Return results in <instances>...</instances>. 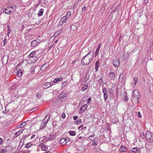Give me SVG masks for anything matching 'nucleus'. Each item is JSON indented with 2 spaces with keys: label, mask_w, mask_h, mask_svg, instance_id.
<instances>
[{
  "label": "nucleus",
  "mask_w": 153,
  "mask_h": 153,
  "mask_svg": "<svg viewBox=\"0 0 153 153\" xmlns=\"http://www.w3.org/2000/svg\"><path fill=\"white\" fill-rule=\"evenodd\" d=\"M94 51L91 53V51L84 56L82 59L81 62L83 65H86L89 64L93 60L94 57Z\"/></svg>",
  "instance_id": "1"
},
{
  "label": "nucleus",
  "mask_w": 153,
  "mask_h": 153,
  "mask_svg": "<svg viewBox=\"0 0 153 153\" xmlns=\"http://www.w3.org/2000/svg\"><path fill=\"white\" fill-rule=\"evenodd\" d=\"M140 97L139 91L137 90H135L132 92V98L131 99V100L132 102L134 101L137 103L139 102Z\"/></svg>",
  "instance_id": "2"
},
{
  "label": "nucleus",
  "mask_w": 153,
  "mask_h": 153,
  "mask_svg": "<svg viewBox=\"0 0 153 153\" xmlns=\"http://www.w3.org/2000/svg\"><path fill=\"white\" fill-rule=\"evenodd\" d=\"M16 7L15 5H13L11 6L8 7L6 8H4L3 10L4 12L5 13L11 14L14 12Z\"/></svg>",
  "instance_id": "3"
},
{
  "label": "nucleus",
  "mask_w": 153,
  "mask_h": 153,
  "mask_svg": "<svg viewBox=\"0 0 153 153\" xmlns=\"http://www.w3.org/2000/svg\"><path fill=\"white\" fill-rule=\"evenodd\" d=\"M145 137L148 142H151L153 141V134L152 132L149 131H146Z\"/></svg>",
  "instance_id": "4"
},
{
  "label": "nucleus",
  "mask_w": 153,
  "mask_h": 153,
  "mask_svg": "<svg viewBox=\"0 0 153 153\" xmlns=\"http://www.w3.org/2000/svg\"><path fill=\"white\" fill-rule=\"evenodd\" d=\"M141 149L138 147L132 148L129 151V153H140Z\"/></svg>",
  "instance_id": "5"
},
{
  "label": "nucleus",
  "mask_w": 153,
  "mask_h": 153,
  "mask_svg": "<svg viewBox=\"0 0 153 153\" xmlns=\"http://www.w3.org/2000/svg\"><path fill=\"white\" fill-rule=\"evenodd\" d=\"M53 85V83L52 82L51 83L47 82L45 83L42 85V87L44 89H46L47 88Z\"/></svg>",
  "instance_id": "6"
},
{
  "label": "nucleus",
  "mask_w": 153,
  "mask_h": 153,
  "mask_svg": "<svg viewBox=\"0 0 153 153\" xmlns=\"http://www.w3.org/2000/svg\"><path fill=\"white\" fill-rule=\"evenodd\" d=\"M113 63L114 65L116 67H117L119 66L120 64V61L119 59L116 57L113 60Z\"/></svg>",
  "instance_id": "7"
},
{
  "label": "nucleus",
  "mask_w": 153,
  "mask_h": 153,
  "mask_svg": "<svg viewBox=\"0 0 153 153\" xmlns=\"http://www.w3.org/2000/svg\"><path fill=\"white\" fill-rule=\"evenodd\" d=\"M104 94V98L105 100L106 101L107 99L108 95L107 94V89L104 88L102 90Z\"/></svg>",
  "instance_id": "8"
},
{
  "label": "nucleus",
  "mask_w": 153,
  "mask_h": 153,
  "mask_svg": "<svg viewBox=\"0 0 153 153\" xmlns=\"http://www.w3.org/2000/svg\"><path fill=\"white\" fill-rule=\"evenodd\" d=\"M127 150V148L125 146H121L119 149V152L120 153L126 152Z\"/></svg>",
  "instance_id": "9"
},
{
  "label": "nucleus",
  "mask_w": 153,
  "mask_h": 153,
  "mask_svg": "<svg viewBox=\"0 0 153 153\" xmlns=\"http://www.w3.org/2000/svg\"><path fill=\"white\" fill-rule=\"evenodd\" d=\"M39 146L42 148V150L43 151H46L48 149V148L46 147L43 143H41L39 145Z\"/></svg>",
  "instance_id": "10"
},
{
  "label": "nucleus",
  "mask_w": 153,
  "mask_h": 153,
  "mask_svg": "<svg viewBox=\"0 0 153 153\" xmlns=\"http://www.w3.org/2000/svg\"><path fill=\"white\" fill-rule=\"evenodd\" d=\"M48 65L47 64H45L43 65L40 68V70L41 71H44L48 67Z\"/></svg>",
  "instance_id": "11"
},
{
  "label": "nucleus",
  "mask_w": 153,
  "mask_h": 153,
  "mask_svg": "<svg viewBox=\"0 0 153 153\" xmlns=\"http://www.w3.org/2000/svg\"><path fill=\"white\" fill-rule=\"evenodd\" d=\"M37 39L34 40L32 41L30 43L31 46L33 47H35L38 44Z\"/></svg>",
  "instance_id": "12"
},
{
  "label": "nucleus",
  "mask_w": 153,
  "mask_h": 153,
  "mask_svg": "<svg viewBox=\"0 0 153 153\" xmlns=\"http://www.w3.org/2000/svg\"><path fill=\"white\" fill-rule=\"evenodd\" d=\"M87 108V106L86 104H85L84 105H83L79 110V112L80 113H83V112H84L85 110L86 109V108Z\"/></svg>",
  "instance_id": "13"
},
{
  "label": "nucleus",
  "mask_w": 153,
  "mask_h": 153,
  "mask_svg": "<svg viewBox=\"0 0 153 153\" xmlns=\"http://www.w3.org/2000/svg\"><path fill=\"white\" fill-rule=\"evenodd\" d=\"M67 140L66 139L62 138L60 139L59 143L61 144L65 145L67 143Z\"/></svg>",
  "instance_id": "14"
},
{
  "label": "nucleus",
  "mask_w": 153,
  "mask_h": 153,
  "mask_svg": "<svg viewBox=\"0 0 153 153\" xmlns=\"http://www.w3.org/2000/svg\"><path fill=\"white\" fill-rule=\"evenodd\" d=\"M123 95L124 96L123 97V100L124 101H127L128 100V98L126 92H124L123 93Z\"/></svg>",
  "instance_id": "15"
},
{
  "label": "nucleus",
  "mask_w": 153,
  "mask_h": 153,
  "mask_svg": "<svg viewBox=\"0 0 153 153\" xmlns=\"http://www.w3.org/2000/svg\"><path fill=\"white\" fill-rule=\"evenodd\" d=\"M109 76L111 79H113L115 77V75L113 72L111 71L109 73Z\"/></svg>",
  "instance_id": "16"
},
{
  "label": "nucleus",
  "mask_w": 153,
  "mask_h": 153,
  "mask_svg": "<svg viewBox=\"0 0 153 153\" xmlns=\"http://www.w3.org/2000/svg\"><path fill=\"white\" fill-rule=\"evenodd\" d=\"M99 66V63L98 61L96 62V64L95 66V68L96 71H98V68Z\"/></svg>",
  "instance_id": "17"
},
{
  "label": "nucleus",
  "mask_w": 153,
  "mask_h": 153,
  "mask_svg": "<svg viewBox=\"0 0 153 153\" xmlns=\"http://www.w3.org/2000/svg\"><path fill=\"white\" fill-rule=\"evenodd\" d=\"M62 79L63 78L62 77H60L59 78H56L54 79L53 82L54 83H57L59 81H61Z\"/></svg>",
  "instance_id": "18"
},
{
  "label": "nucleus",
  "mask_w": 153,
  "mask_h": 153,
  "mask_svg": "<svg viewBox=\"0 0 153 153\" xmlns=\"http://www.w3.org/2000/svg\"><path fill=\"white\" fill-rule=\"evenodd\" d=\"M44 11V9H41L39 10L38 12V15L39 16H41L42 15Z\"/></svg>",
  "instance_id": "19"
},
{
  "label": "nucleus",
  "mask_w": 153,
  "mask_h": 153,
  "mask_svg": "<svg viewBox=\"0 0 153 153\" xmlns=\"http://www.w3.org/2000/svg\"><path fill=\"white\" fill-rule=\"evenodd\" d=\"M77 27L74 25H72L71 27V30L72 31H74L77 29Z\"/></svg>",
  "instance_id": "20"
},
{
  "label": "nucleus",
  "mask_w": 153,
  "mask_h": 153,
  "mask_svg": "<svg viewBox=\"0 0 153 153\" xmlns=\"http://www.w3.org/2000/svg\"><path fill=\"white\" fill-rule=\"evenodd\" d=\"M62 29H59L57 32H56L54 34V36L55 37L57 36L62 32Z\"/></svg>",
  "instance_id": "21"
},
{
  "label": "nucleus",
  "mask_w": 153,
  "mask_h": 153,
  "mask_svg": "<svg viewBox=\"0 0 153 153\" xmlns=\"http://www.w3.org/2000/svg\"><path fill=\"white\" fill-rule=\"evenodd\" d=\"M47 124V122H45L44 121L41 124L40 129L43 128L44 127H45L46 126Z\"/></svg>",
  "instance_id": "22"
},
{
  "label": "nucleus",
  "mask_w": 153,
  "mask_h": 153,
  "mask_svg": "<svg viewBox=\"0 0 153 153\" xmlns=\"http://www.w3.org/2000/svg\"><path fill=\"white\" fill-rule=\"evenodd\" d=\"M50 115L49 114H47V115L45 117L44 120H45V122H47V123L49 121L50 118Z\"/></svg>",
  "instance_id": "23"
},
{
  "label": "nucleus",
  "mask_w": 153,
  "mask_h": 153,
  "mask_svg": "<svg viewBox=\"0 0 153 153\" xmlns=\"http://www.w3.org/2000/svg\"><path fill=\"white\" fill-rule=\"evenodd\" d=\"M50 115L49 114H47V115L45 117L44 120H45V122H47V123L49 121L50 118Z\"/></svg>",
  "instance_id": "24"
},
{
  "label": "nucleus",
  "mask_w": 153,
  "mask_h": 153,
  "mask_svg": "<svg viewBox=\"0 0 153 153\" xmlns=\"http://www.w3.org/2000/svg\"><path fill=\"white\" fill-rule=\"evenodd\" d=\"M67 19V18L65 16L61 18L60 20L64 23L66 22Z\"/></svg>",
  "instance_id": "25"
},
{
  "label": "nucleus",
  "mask_w": 153,
  "mask_h": 153,
  "mask_svg": "<svg viewBox=\"0 0 153 153\" xmlns=\"http://www.w3.org/2000/svg\"><path fill=\"white\" fill-rule=\"evenodd\" d=\"M22 74V70H19L17 72V75L19 77H21Z\"/></svg>",
  "instance_id": "26"
},
{
  "label": "nucleus",
  "mask_w": 153,
  "mask_h": 153,
  "mask_svg": "<svg viewBox=\"0 0 153 153\" xmlns=\"http://www.w3.org/2000/svg\"><path fill=\"white\" fill-rule=\"evenodd\" d=\"M36 54V51H33L31 52L29 54V56L31 58H32L35 56Z\"/></svg>",
  "instance_id": "27"
},
{
  "label": "nucleus",
  "mask_w": 153,
  "mask_h": 153,
  "mask_svg": "<svg viewBox=\"0 0 153 153\" xmlns=\"http://www.w3.org/2000/svg\"><path fill=\"white\" fill-rule=\"evenodd\" d=\"M69 134L70 135L74 136L75 135L76 133L74 131H69Z\"/></svg>",
  "instance_id": "28"
},
{
  "label": "nucleus",
  "mask_w": 153,
  "mask_h": 153,
  "mask_svg": "<svg viewBox=\"0 0 153 153\" xmlns=\"http://www.w3.org/2000/svg\"><path fill=\"white\" fill-rule=\"evenodd\" d=\"M89 139L91 140H94L95 138L94 137V135H91L88 137Z\"/></svg>",
  "instance_id": "29"
},
{
  "label": "nucleus",
  "mask_w": 153,
  "mask_h": 153,
  "mask_svg": "<svg viewBox=\"0 0 153 153\" xmlns=\"http://www.w3.org/2000/svg\"><path fill=\"white\" fill-rule=\"evenodd\" d=\"M71 15V13L70 11L67 12L66 15L65 16L68 19Z\"/></svg>",
  "instance_id": "30"
},
{
  "label": "nucleus",
  "mask_w": 153,
  "mask_h": 153,
  "mask_svg": "<svg viewBox=\"0 0 153 153\" xmlns=\"http://www.w3.org/2000/svg\"><path fill=\"white\" fill-rule=\"evenodd\" d=\"M32 145V144H31V143H29L26 145L25 147L27 148H29Z\"/></svg>",
  "instance_id": "31"
},
{
  "label": "nucleus",
  "mask_w": 153,
  "mask_h": 153,
  "mask_svg": "<svg viewBox=\"0 0 153 153\" xmlns=\"http://www.w3.org/2000/svg\"><path fill=\"white\" fill-rule=\"evenodd\" d=\"M0 153H7V151L6 149H0Z\"/></svg>",
  "instance_id": "32"
},
{
  "label": "nucleus",
  "mask_w": 153,
  "mask_h": 153,
  "mask_svg": "<svg viewBox=\"0 0 153 153\" xmlns=\"http://www.w3.org/2000/svg\"><path fill=\"white\" fill-rule=\"evenodd\" d=\"M137 79V78L136 76H135L134 78L133 81L134 84L135 85L136 84Z\"/></svg>",
  "instance_id": "33"
},
{
  "label": "nucleus",
  "mask_w": 153,
  "mask_h": 153,
  "mask_svg": "<svg viewBox=\"0 0 153 153\" xmlns=\"http://www.w3.org/2000/svg\"><path fill=\"white\" fill-rule=\"evenodd\" d=\"M98 81L99 82V85H100L104 83L103 81V79L102 78L100 79Z\"/></svg>",
  "instance_id": "34"
},
{
  "label": "nucleus",
  "mask_w": 153,
  "mask_h": 153,
  "mask_svg": "<svg viewBox=\"0 0 153 153\" xmlns=\"http://www.w3.org/2000/svg\"><path fill=\"white\" fill-rule=\"evenodd\" d=\"M100 49H99V48H97L96 50V51L95 52V56L96 57L97 56L99 52V51Z\"/></svg>",
  "instance_id": "35"
},
{
  "label": "nucleus",
  "mask_w": 153,
  "mask_h": 153,
  "mask_svg": "<svg viewBox=\"0 0 153 153\" xmlns=\"http://www.w3.org/2000/svg\"><path fill=\"white\" fill-rule=\"evenodd\" d=\"M82 122V120L81 119L78 120L75 122V124H80Z\"/></svg>",
  "instance_id": "36"
},
{
  "label": "nucleus",
  "mask_w": 153,
  "mask_h": 153,
  "mask_svg": "<svg viewBox=\"0 0 153 153\" xmlns=\"http://www.w3.org/2000/svg\"><path fill=\"white\" fill-rule=\"evenodd\" d=\"M20 134H21V133L19 132V131H18L17 132H16V133L15 134L14 136V137H15V138L16 137L19 135Z\"/></svg>",
  "instance_id": "37"
},
{
  "label": "nucleus",
  "mask_w": 153,
  "mask_h": 153,
  "mask_svg": "<svg viewBox=\"0 0 153 153\" xmlns=\"http://www.w3.org/2000/svg\"><path fill=\"white\" fill-rule=\"evenodd\" d=\"M67 80L66 81L64 82L62 84V88H64L65 86L67 84Z\"/></svg>",
  "instance_id": "38"
},
{
  "label": "nucleus",
  "mask_w": 153,
  "mask_h": 153,
  "mask_svg": "<svg viewBox=\"0 0 153 153\" xmlns=\"http://www.w3.org/2000/svg\"><path fill=\"white\" fill-rule=\"evenodd\" d=\"M87 128L86 126H83L82 128L80 129V130L83 132V131L86 129Z\"/></svg>",
  "instance_id": "39"
},
{
  "label": "nucleus",
  "mask_w": 153,
  "mask_h": 153,
  "mask_svg": "<svg viewBox=\"0 0 153 153\" xmlns=\"http://www.w3.org/2000/svg\"><path fill=\"white\" fill-rule=\"evenodd\" d=\"M26 123L25 122H23L21 123H20V127H23L26 124Z\"/></svg>",
  "instance_id": "40"
},
{
  "label": "nucleus",
  "mask_w": 153,
  "mask_h": 153,
  "mask_svg": "<svg viewBox=\"0 0 153 153\" xmlns=\"http://www.w3.org/2000/svg\"><path fill=\"white\" fill-rule=\"evenodd\" d=\"M86 8V6H83L82 8V13H83L84 11L85 10Z\"/></svg>",
  "instance_id": "41"
},
{
  "label": "nucleus",
  "mask_w": 153,
  "mask_h": 153,
  "mask_svg": "<svg viewBox=\"0 0 153 153\" xmlns=\"http://www.w3.org/2000/svg\"><path fill=\"white\" fill-rule=\"evenodd\" d=\"M30 135L29 134H26L24 136V137L22 138V140H24V139L27 137L29 136Z\"/></svg>",
  "instance_id": "42"
},
{
  "label": "nucleus",
  "mask_w": 153,
  "mask_h": 153,
  "mask_svg": "<svg viewBox=\"0 0 153 153\" xmlns=\"http://www.w3.org/2000/svg\"><path fill=\"white\" fill-rule=\"evenodd\" d=\"M63 119H64L65 117V114L64 113H63L61 115Z\"/></svg>",
  "instance_id": "43"
},
{
  "label": "nucleus",
  "mask_w": 153,
  "mask_h": 153,
  "mask_svg": "<svg viewBox=\"0 0 153 153\" xmlns=\"http://www.w3.org/2000/svg\"><path fill=\"white\" fill-rule=\"evenodd\" d=\"M22 140H21V142L20 143V144L19 145V146L18 147V148H19V147L20 146V145H21L20 147V148L23 146V145L24 144L23 142H22Z\"/></svg>",
  "instance_id": "44"
},
{
  "label": "nucleus",
  "mask_w": 153,
  "mask_h": 153,
  "mask_svg": "<svg viewBox=\"0 0 153 153\" xmlns=\"http://www.w3.org/2000/svg\"><path fill=\"white\" fill-rule=\"evenodd\" d=\"M140 136L141 137L143 138H144L145 137L144 134L143 133H141V134Z\"/></svg>",
  "instance_id": "45"
},
{
  "label": "nucleus",
  "mask_w": 153,
  "mask_h": 153,
  "mask_svg": "<svg viewBox=\"0 0 153 153\" xmlns=\"http://www.w3.org/2000/svg\"><path fill=\"white\" fill-rule=\"evenodd\" d=\"M63 22H62L61 21V20H60V22H59L58 25L59 26H61L63 24Z\"/></svg>",
  "instance_id": "46"
},
{
  "label": "nucleus",
  "mask_w": 153,
  "mask_h": 153,
  "mask_svg": "<svg viewBox=\"0 0 153 153\" xmlns=\"http://www.w3.org/2000/svg\"><path fill=\"white\" fill-rule=\"evenodd\" d=\"M97 142L96 141H94L92 143V145L93 146L97 145Z\"/></svg>",
  "instance_id": "47"
},
{
  "label": "nucleus",
  "mask_w": 153,
  "mask_h": 153,
  "mask_svg": "<svg viewBox=\"0 0 153 153\" xmlns=\"http://www.w3.org/2000/svg\"><path fill=\"white\" fill-rule=\"evenodd\" d=\"M36 96L37 97L39 98H40L41 97L40 94H37L36 95Z\"/></svg>",
  "instance_id": "48"
},
{
  "label": "nucleus",
  "mask_w": 153,
  "mask_h": 153,
  "mask_svg": "<svg viewBox=\"0 0 153 153\" xmlns=\"http://www.w3.org/2000/svg\"><path fill=\"white\" fill-rule=\"evenodd\" d=\"M91 97L89 98L88 99V100L87 101V102L88 103H89L91 101Z\"/></svg>",
  "instance_id": "49"
},
{
  "label": "nucleus",
  "mask_w": 153,
  "mask_h": 153,
  "mask_svg": "<svg viewBox=\"0 0 153 153\" xmlns=\"http://www.w3.org/2000/svg\"><path fill=\"white\" fill-rule=\"evenodd\" d=\"M142 115L140 113V112H138V117L139 118H141V117Z\"/></svg>",
  "instance_id": "50"
},
{
  "label": "nucleus",
  "mask_w": 153,
  "mask_h": 153,
  "mask_svg": "<svg viewBox=\"0 0 153 153\" xmlns=\"http://www.w3.org/2000/svg\"><path fill=\"white\" fill-rule=\"evenodd\" d=\"M78 118V117L77 116H74L73 117V119L74 120H76Z\"/></svg>",
  "instance_id": "51"
},
{
  "label": "nucleus",
  "mask_w": 153,
  "mask_h": 153,
  "mask_svg": "<svg viewBox=\"0 0 153 153\" xmlns=\"http://www.w3.org/2000/svg\"><path fill=\"white\" fill-rule=\"evenodd\" d=\"M3 42H4V45H5V44L6 42V39H4L3 41Z\"/></svg>",
  "instance_id": "52"
},
{
  "label": "nucleus",
  "mask_w": 153,
  "mask_h": 153,
  "mask_svg": "<svg viewBox=\"0 0 153 153\" xmlns=\"http://www.w3.org/2000/svg\"><path fill=\"white\" fill-rule=\"evenodd\" d=\"M2 113H3V114H6L7 112H6V110L5 109V110H4L2 111Z\"/></svg>",
  "instance_id": "53"
},
{
  "label": "nucleus",
  "mask_w": 153,
  "mask_h": 153,
  "mask_svg": "<svg viewBox=\"0 0 153 153\" xmlns=\"http://www.w3.org/2000/svg\"><path fill=\"white\" fill-rule=\"evenodd\" d=\"M2 141H3V140H2V138H0V145L2 143Z\"/></svg>",
  "instance_id": "54"
},
{
  "label": "nucleus",
  "mask_w": 153,
  "mask_h": 153,
  "mask_svg": "<svg viewBox=\"0 0 153 153\" xmlns=\"http://www.w3.org/2000/svg\"><path fill=\"white\" fill-rule=\"evenodd\" d=\"M54 45V44H53L52 45L49 46V48L51 49V48L52 47H53Z\"/></svg>",
  "instance_id": "55"
},
{
  "label": "nucleus",
  "mask_w": 153,
  "mask_h": 153,
  "mask_svg": "<svg viewBox=\"0 0 153 153\" xmlns=\"http://www.w3.org/2000/svg\"><path fill=\"white\" fill-rule=\"evenodd\" d=\"M83 126V125H80L78 128V129H80L81 128H82Z\"/></svg>",
  "instance_id": "56"
},
{
  "label": "nucleus",
  "mask_w": 153,
  "mask_h": 153,
  "mask_svg": "<svg viewBox=\"0 0 153 153\" xmlns=\"http://www.w3.org/2000/svg\"><path fill=\"white\" fill-rule=\"evenodd\" d=\"M23 129H21L19 131V132L21 134L22 133L23 131Z\"/></svg>",
  "instance_id": "57"
},
{
  "label": "nucleus",
  "mask_w": 153,
  "mask_h": 153,
  "mask_svg": "<svg viewBox=\"0 0 153 153\" xmlns=\"http://www.w3.org/2000/svg\"><path fill=\"white\" fill-rule=\"evenodd\" d=\"M82 138H84V137H79L78 138L79 139H82Z\"/></svg>",
  "instance_id": "58"
},
{
  "label": "nucleus",
  "mask_w": 153,
  "mask_h": 153,
  "mask_svg": "<svg viewBox=\"0 0 153 153\" xmlns=\"http://www.w3.org/2000/svg\"><path fill=\"white\" fill-rule=\"evenodd\" d=\"M63 94H61L60 95V98H62L63 97L62 96H63Z\"/></svg>",
  "instance_id": "59"
},
{
  "label": "nucleus",
  "mask_w": 153,
  "mask_h": 153,
  "mask_svg": "<svg viewBox=\"0 0 153 153\" xmlns=\"http://www.w3.org/2000/svg\"><path fill=\"white\" fill-rule=\"evenodd\" d=\"M35 136V135H33L31 137V139H32Z\"/></svg>",
  "instance_id": "60"
},
{
  "label": "nucleus",
  "mask_w": 153,
  "mask_h": 153,
  "mask_svg": "<svg viewBox=\"0 0 153 153\" xmlns=\"http://www.w3.org/2000/svg\"><path fill=\"white\" fill-rule=\"evenodd\" d=\"M100 44L98 45V47L97 48H99V49H100Z\"/></svg>",
  "instance_id": "61"
},
{
  "label": "nucleus",
  "mask_w": 153,
  "mask_h": 153,
  "mask_svg": "<svg viewBox=\"0 0 153 153\" xmlns=\"http://www.w3.org/2000/svg\"><path fill=\"white\" fill-rule=\"evenodd\" d=\"M20 124H19V125H18L17 126V127H18V128H21V127H20Z\"/></svg>",
  "instance_id": "62"
},
{
  "label": "nucleus",
  "mask_w": 153,
  "mask_h": 153,
  "mask_svg": "<svg viewBox=\"0 0 153 153\" xmlns=\"http://www.w3.org/2000/svg\"><path fill=\"white\" fill-rule=\"evenodd\" d=\"M57 42H58V40H56V41H55V43H57Z\"/></svg>",
  "instance_id": "63"
},
{
  "label": "nucleus",
  "mask_w": 153,
  "mask_h": 153,
  "mask_svg": "<svg viewBox=\"0 0 153 153\" xmlns=\"http://www.w3.org/2000/svg\"><path fill=\"white\" fill-rule=\"evenodd\" d=\"M10 32H7V35L8 36H9V33Z\"/></svg>",
  "instance_id": "64"
}]
</instances>
